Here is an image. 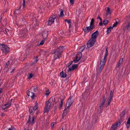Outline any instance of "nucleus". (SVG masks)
I'll use <instances>...</instances> for the list:
<instances>
[{
	"instance_id": "nucleus-34",
	"label": "nucleus",
	"mask_w": 130,
	"mask_h": 130,
	"mask_svg": "<svg viewBox=\"0 0 130 130\" xmlns=\"http://www.w3.org/2000/svg\"><path fill=\"white\" fill-rule=\"evenodd\" d=\"M10 64L9 61V60L8 61L7 63L5 64V68H8V66Z\"/></svg>"
},
{
	"instance_id": "nucleus-11",
	"label": "nucleus",
	"mask_w": 130,
	"mask_h": 130,
	"mask_svg": "<svg viewBox=\"0 0 130 130\" xmlns=\"http://www.w3.org/2000/svg\"><path fill=\"white\" fill-rule=\"evenodd\" d=\"M123 62V58H121L119 61H118L117 64L116 65V69L122 67V66Z\"/></svg>"
},
{
	"instance_id": "nucleus-14",
	"label": "nucleus",
	"mask_w": 130,
	"mask_h": 130,
	"mask_svg": "<svg viewBox=\"0 0 130 130\" xmlns=\"http://www.w3.org/2000/svg\"><path fill=\"white\" fill-rule=\"evenodd\" d=\"M94 28L90 26H89L84 27L83 29L85 32L88 33L90 31L92 30Z\"/></svg>"
},
{
	"instance_id": "nucleus-6",
	"label": "nucleus",
	"mask_w": 130,
	"mask_h": 130,
	"mask_svg": "<svg viewBox=\"0 0 130 130\" xmlns=\"http://www.w3.org/2000/svg\"><path fill=\"white\" fill-rule=\"evenodd\" d=\"M105 101V97L104 96L103 97V99L101 103L100 104L99 107L97 108L98 112L101 113L102 112L103 109V107Z\"/></svg>"
},
{
	"instance_id": "nucleus-13",
	"label": "nucleus",
	"mask_w": 130,
	"mask_h": 130,
	"mask_svg": "<svg viewBox=\"0 0 130 130\" xmlns=\"http://www.w3.org/2000/svg\"><path fill=\"white\" fill-rule=\"evenodd\" d=\"M69 108L70 107L68 106H67V108H65L62 113V119H64V117L66 116V115L67 114L68 112H69L70 109Z\"/></svg>"
},
{
	"instance_id": "nucleus-2",
	"label": "nucleus",
	"mask_w": 130,
	"mask_h": 130,
	"mask_svg": "<svg viewBox=\"0 0 130 130\" xmlns=\"http://www.w3.org/2000/svg\"><path fill=\"white\" fill-rule=\"evenodd\" d=\"M113 94V92L112 90H111L110 92L109 96L108 99L107 100L105 105V109H108L107 107L110 105L112 101V100Z\"/></svg>"
},
{
	"instance_id": "nucleus-61",
	"label": "nucleus",
	"mask_w": 130,
	"mask_h": 130,
	"mask_svg": "<svg viewBox=\"0 0 130 130\" xmlns=\"http://www.w3.org/2000/svg\"><path fill=\"white\" fill-rule=\"evenodd\" d=\"M71 23L69 24V27L70 28V27H71Z\"/></svg>"
},
{
	"instance_id": "nucleus-54",
	"label": "nucleus",
	"mask_w": 130,
	"mask_h": 130,
	"mask_svg": "<svg viewBox=\"0 0 130 130\" xmlns=\"http://www.w3.org/2000/svg\"><path fill=\"white\" fill-rule=\"evenodd\" d=\"M54 123H52V124H51V127L52 128L53 127V126H54Z\"/></svg>"
},
{
	"instance_id": "nucleus-15",
	"label": "nucleus",
	"mask_w": 130,
	"mask_h": 130,
	"mask_svg": "<svg viewBox=\"0 0 130 130\" xmlns=\"http://www.w3.org/2000/svg\"><path fill=\"white\" fill-rule=\"evenodd\" d=\"M72 96H70L69 98L68 99L66 104V106L70 107L72 104L71 100Z\"/></svg>"
},
{
	"instance_id": "nucleus-44",
	"label": "nucleus",
	"mask_w": 130,
	"mask_h": 130,
	"mask_svg": "<svg viewBox=\"0 0 130 130\" xmlns=\"http://www.w3.org/2000/svg\"><path fill=\"white\" fill-rule=\"evenodd\" d=\"M31 120V118L30 116H29V119H28V121H27V123H29V122H30Z\"/></svg>"
},
{
	"instance_id": "nucleus-16",
	"label": "nucleus",
	"mask_w": 130,
	"mask_h": 130,
	"mask_svg": "<svg viewBox=\"0 0 130 130\" xmlns=\"http://www.w3.org/2000/svg\"><path fill=\"white\" fill-rule=\"evenodd\" d=\"M99 34L98 31L97 30L94 32L92 34V37L91 39L96 41V39L97 36Z\"/></svg>"
},
{
	"instance_id": "nucleus-17",
	"label": "nucleus",
	"mask_w": 130,
	"mask_h": 130,
	"mask_svg": "<svg viewBox=\"0 0 130 130\" xmlns=\"http://www.w3.org/2000/svg\"><path fill=\"white\" fill-rule=\"evenodd\" d=\"M78 66V65L77 64H73L71 67L69 68V70H68V71H70L72 70H74L75 69H76L77 67Z\"/></svg>"
},
{
	"instance_id": "nucleus-51",
	"label": "nucleus",
	"mask_w": 130,
	"mask_h": 130,
	"mask_svg": "<svg viewBox=\"0 0 130 130\" xmlns=\"http://www.w3.org/2000/svg\"><path fill=\"white\" fill-rule=\"evenodd\" d=\"M97 19H99L100 20V21L102 22V19L99 16L98 18Z\"/></svg>"
},
{
	"instance_id": "nucleus-22",
	"label": "nucleus",
	"mask_w": 130,
	"mask_h": 130,
	"mask_svg": "<svg viewBox=\"0 0 130 130\" xmlns=\"http://www.w3.org/2000/svg\"><path fill=\"white\" fill-rule=\"evenodd\" d=\"M107 47H106V52L105 53V55L104 56V58L103 59V60H105L106 61H107V59L106 57L108 55V50H107Z\"/></svg>"
},
{
	"instance_id": "nucleus-20",
	"label": "nucleus",
	"mask_w": 130,
	"mask_h": 130,
	"mask_svg": "<svg viewBox=\"0 0 130 130\" xmlns=\"http://www.w3.org/2000/svg\"><path fill=\"white\" fill-rule=\"evenodd\" d=\"M31 91L34 92H36L38 90L37 87L36 86H32L30 88Z\"/></svg>"
},
{
	"instance_id": "nucleus-28",
	"label": "nucleus",
	"mask_w": 130,
	"mask_h": 130,
	"mask_svg": "<svg viewBox=\"0 0 130 130\" xmlns=\"http://www.w3.org/2000/svg\"><path fill=\"white\" fill-rule=\"evenodd\" d=\"M63 100L62 99H61L60 102V107H59V108L60 109H61L63 106L62 105H63Z\"/></svg>"
},
{
	"instance_id": "nucleus-56",
	"label": "nucleus",
	"mask_w": 130,
	"mask_h": 130,
	"mask_svg": "<svg viewBox=\"0 0 130 130\" xmlns=\"http://www.w3.org/2000/svg\"><path fill=\"white\" fill-rule=\"evenodd\" d=\"M15 69H13L10 72V73H12V72H14V71L15 70Z\"/></svg>"
},
{
	"instance_id": "nucleus-42",
	"label": "nucleus",
	"mask_w": 130,
	"mask_h": 130,
	"mask_svg": "<svg viewBox=\"0 0 130 130\" xmlns=\"http://www.w3.org/2000/svg\"><path fill=\"white\" fill-rule=\"evenodd\" d=\"M118 22L117 21L113 25L112 27H114L116 26L117 24H118Z\"/></svg>"
},
{
	"instance_id": "nucleus-45",
	"label": "nucleus",
	"mask_w": 130,
	"mask_h": 130,
	"mask_svg": "<svg viewBox=\"0 0 130 130\" xmlns=\"http://www.w3.org/2000/svg\"><path fill=\"white\" fill-rule=\"evenodd\" d=\"M127 123L128 125H130V117L128 119Z\"/></svg>"
},
{
	"instance_id": "nucleus-24",
	"label": "nucleus",
	"mask_w": 130,
	"mask_h": 130,
	"mask_svg": "<svg viewBox=\"0 0 130 130\" xmlns=\"http://www.w3.org/2000/svg\"><path fill=\"white\" fill-rule=\"evenodd\" d=\"M21 8V6L19 7L18 8L15 10L14 13L17 14H19L21 13V11L20 10V9Z\"/></svg>"
},
{
	"instance_id": "nucleus-63",
	"label": "nucleus",
	"mask_w": 130,
	"mask_h": 130,
	"mask_svg": "<svg viewBox=\"0 0 130 130\" xmlns=\"http://www.w3.org/2000/svg\"><path fill=\"white\" fill-rule=\"evenodd\" d=\"M118 56V55H116L115 56V57L116 58Z\"/></svg>"
},
{
	"instance_id": "nucleus-37",
	"label": "nucleus",
	"mask_w": 130,
	"mask_h": 130,
	"mask_svg": "<svg viewBox=\"0 0 130 130\" xmlns=\"http://www.w3.org/2000/svg\"><path fill=\"white\" fill-rule=\"evenodd\" d=\"M125 111H123L121 113V115L122 117H124L125 115Z\"/></svg>"
},
{
	"instance_id": "nucleus-53",
	"label": "nucleus",
	"mask_w": 130,
	"mask_h": 130,
	"mask_svg": "<svg viewBox=\"0 0 130 130\" xmlns=\"http://www.w3.org/2000/svg\"><path fill=\"white\" fill-rule=\"evenodd\" d=\"M99 25L101 26H102L103 24L102 23V22L100 21V22L99 23Z\"/></svg>"
},
{
	"instance_id": "nucleus-8",
	"label": "nucleus",
	"mask_w": 130,
	"mask_h": 130,
	"mask_svg": "<svg viewBox=\"0 0 130 130\" xmlns=\"http://www.w3.org/2000/svg\"><path fill=\"white\" fill-rule=\"evenodd\" d=\"M51 103H50L49 101H48L46 102L45 106L44 108L45 111L44 112H48L51 108Z\"/></svg>"
},
{
	"instance_id": "nucleus-50",
	"label": "nucleus",
	"mask_w": 130,
	"mask_h": 130,
	"mask_svg": "<svg viewBox=\"0 0 130 130\" xmlns=\"http://www.w3.org/2000/svg\"><path fill=\"white\" fill-rule=\"evenodd\" d=\"M20 21L22 22H23L25 20V19L23 18H21L20 19Z\"/></svg>"
},
{
	"instance_id": "nucleus-10",
	"label": "nucleus",
	"mask_w": 130,
	"mask_h": 130,
	"mask_svg": "<svg viewBox=\"0 0 130 130\" xmlns=\"http://www.w3.org/2000/svg\"><path fill=\"white\" fill-rule=\"evenodd\" d=\"M121 124V123L120 121L115 123L111 126L110 128L111 130H116L117 128L120 126Z\"/></svg>"
},
{
	"instance_id": "nucleus-32",
	"label": "nucleus",
	"mask_w": 130,
	"mask_h": 130,
	"mask_svg": "<svg viewBox=\"0 0 130 130\" xmlns=\"http://www.w3.org/2000/svg\"><path fill=\"white\" fill-rule=\"evenodd\" d=\"M11 104V102H8V103H7V104H5V106H6L7 108H9Z\"/></svg>"
},
{
	"instance_id": "nucleus-52",
	"label": "nucleus",
	"mask_w": 130,
	"mask_h": 130,
	"mask_svg": "<svg viewBox=\"0 0 130 130\" xmlns=\"http://www.w3.org/2000/svg\"><path fill=\"white\" fill-rule=\"evenodd\" d=\"M3 30H4L2 29V28H0V34H1V32Z\"/></svg>"
},
{
	"instance_id": "nucleus-4",
	"label": "nucleus",
	"mask_w": 130,
	"mask_h": 130,
	"mask_svg": "<svg viewBox=\"0 0 130 130\" xmlns=\"http://www.w3.org/2000/svg\"><path fill=\"white\" fill-rule=\"evenodd\" d=\"M0 48L2 51L5 54L8 53L10 51V48L4 44H1L0 43Z\"/></svg>"
},
{
	"instance_id": "nucleus-48",
	"label": "nucleus",
	"mask_w": 130,
	"mask_h": 130,
	"mask_svg": "<svg viewBox=\"0 0 130 130\" xmlns=\"http://www.w3.org/2000/svg\"><path fill=\"white\" fill-rule=\"evenodd\" d=\"M2 108L3 109H5L6 108V107L5 106V104L3 105H2Z\"/></svg>"
},
{
	"instance_id": "nucleus-21",
	"label": "nucleus",
	"mask_w": 130,
	"mask_h": 130,
	"mask_svg": "<svg viewBox=\"0 0 130 130\" xmlns=\"http://www.w3.org/2000/svg\"><path fill=\"white\" fill-rule=\"evenodd\" d=\"M67 76V75L66 73L64 72L63 71H62L60 73V76L61 77L63 78H65Z\"/></svg>"
},
{
	"instance_id": "nucleus-38",
	"label": "nucleus",
	"mask_w": 130,
	"mask_h": 130,
	"mask_svg": "<svg viewBox=\"0 0 130 130\" xmlns=\"http://www.w3.org/2000/svg\"><path fill=\"white\" fill-rule=\"evenodd\" d=\"M65 21L67 22L68 24H70L71 23V20H68L67 19H66L65 20Z\"/></svg>"
},
{
	"instance_id": "nucleus-3",
	"label": "nucleus",
	"mask_w": 130,
	"mask_h": 130,
	"mask_svg": "<svg viewBox=\"0 0 130 130\" xmlns=\"http://www.w3.org/2000/svg\"><path fill=\"white\" fill-rule=\"evenodd\" d=\"M106 61L102 59L100 62V66L96 74L97 76H99L102 70L104 68V65Z\"/></svg>"
},
{
	"instance_id": "nucleus-12",
	"label": "nucleus",
	"mask_w": 130,
	"mask_h": 130,
	"mask_svg": "<svg viewBox=\"0 0 130 130\" xmlns=\"http://www.w3.org/2000/svg\"><path fill=\"white\" fill-rule=\"evenodd\" d=\"M27 95L30 96L32 99H34L36 97V96L34 93V92L31 91H28L27 92Z\"/></svg>"
},
{
	"instance_id": "nucleus-55",
	"label": "nucleus",
	"mask_w": 130,
	"mask_h": 130,
	"mask_svg": "<svg viewBox=\"0 0 130 130\" xmlns=\"http://www.w3.org/2000/svg\"><path fill=\"white\" fill-rule=\"evenodd\" d=\"M5 114L3 113H2L1 116L2 117H3L5 116Z\"/></svg>"
},
{
	"instance_id": "nucleus-7",
	"label": "nucleus",
	"mask_w": 130,
	"mask_h": 130,
	"mask_svg": "<svg viewBox=\"0 0 130 130\" xmlns=\"http://www.w3.org/2000/svg\"><path fill=\"white\" fill-rule=\"evenodd\" d=\"M82 57V54L81 52H78L75 57V59L73 61L75 63L77 62L81 59Z\"/></svg>"
},
{
	"instance_id": "nucleus-9",
	"label": "nucleus",
	"mask_w": 130,
	"mask_h": 130,
	"mask_svg": "<svg viewBox=\"0 0 130 130\" xmlns=\"http://www.w3.org/2000/svg\"><path fill=\"white\" fill-rule=\"evenodd\" d=\"M96 41L93 40L92 39H90L87 43V46L88 48H90L93 46L94 44Z\"/></svg>"
},
{
	"instance_id": "nucleus-60",
	"label": "nucleus",
	"mask_w": 130,
	"mask_h": 130,
	"mask_svg": "<svg viewBox=\"0 0 130 130\" xmlns=\"http://www.w3.org/2000/svg\"><path fill=\"white\" fill-rule=\"evenodd\" d=\"M2 18L0 16V22H1L2 21Z\"/></svg>"
},
{
	"instance_id": "nucleus-35",
	"label": "nucleus",
	"mask_w": 130,
	"mask_h": 130,
	"mask_svg": "<svg viewBox=\"0 0 130 130\" xmlns=\"http://www.w3.org/2000/svg\"><path fill=\"white\" fill-rule=\"evenodd\" d=\"M70 2V5L72 6L74 4V0H69Z\"/></svg>"
},
{
	"instance_id": "nucleus-57",
	"label": "nucleus",
	"mask_w": 130,
	"mask_h": 130,
	"mask_svg": "<svg viewBox=\"0 0 130 130\" xmlns=\"http://www.w3.org/2000/svg\"><path fill=\"white\" fill-rule=\"evenodd\" d=\"M5 31H4L5 33L6 34H7V33L5 29Z\"/></svg>"
},
{
	"instance_id": "nucleus-19",
	"label": "nucleus",
	"mask_w": 130,
	"mask_h": 130,
	"mask_svg": "<svg viewBox=\"0 0 130 130\" xmlns=\"http://www.w3.org/2000/svg\"><path fill=\"white\" fill-rule=\"evenodd\" d=\"M48 101H49V102L51 103H53V105H54V104L56 103V102H55V98L54 96L51 98Z\"/></svg>"
},
{
	"instance_id": "nucleus-1",
	"label": "nucleus",
	"mask_w": 130,
	"mask_h": 130,
	"mask_svg": "<svg viewBox=\"0 0 130 130\" xmlns=\"http://www.w3.org/2000/svg\"><path fill=\"white\" fill-rule=\"evenodd\" d=\"M63 46H60L57 48H55L53 50L54 58L53 60L55 61L57 59L61 57V54L63 52Z\"/></svg>"
},
{
	"instance_id": "nucleus-30",
	"label": "nucleus",
	"mask_w": 130,
	"mask_h": 130,
	"mask_svg": "<svg viewBox=\"0 0 130 130\" xmlns=\"http://www.w3.org/2000/svg\"><path fill=\"white\" fill-rule=\"evenodd\" d=\"M125 27L127 28V30H130V21L128 23Z\"/></svg>"
},
{
	"instance_id": "nucleus-39",
	"label": "nucleus",
	"mask_w": 130,
	"mask_h": 130,
	"mask_svg": "<svg viewBox=\"0 0 130 130\" xmlns=\"http://www.w3.org/2000/svg\"><path fill=\"white\" fill-rule=\"evenodd\" d=\"M103 23L105 25L107 24L108 22V21L107 20H105L103 21Z\"/></svg>"
},
{
	"instance_id": "nucleus-58",
	"label": "nucleus",
	"mask_w": 130,
	"mask_h": 130,
	"mask_svg": "<svg viewBox=\"0 0 130 130\" xmlns=\"http://www.w3.org/2000/svg\"><path fill=\"white\" fill-rule=\"evenodd\" d=\"M130 126V125H128L127 126H126L127 129H128L129 128Z\"/></svg>"
},
{
	"instance_id": "nucleus-36",
	"label": "nucleus",
	"mask_w": 130,
	"mask_h": 130,
	"mask_svg": "<svg viewBox=\"0 0 130 130\" xmlns=\"http://www.w3.org/2000/svg\"><path fill=\"white\" fill-rule=\"evenodd\" d=\"M35 116H33L32 118V119L31 122V123L32 124H34L35 123Z\"/></svg>"
},
{
	"instance_id": "nucleus-18",
	"label": "nucleus",
	"mask_w": 130,
	"mask_h": 130,
	"mask_svg": "<svg viewBox=\"0 0 130 130\" xmlns=\"http://www.w3.org/2000/svg\"><path fill=\"white\" fill-rule=\"evenodd\" d=\"M48 31H44L42 33V36L44 40H45L47 38L48 36Z\"/></svg>"
},
{
	"instance_id": "nucleus-29",
	"label": "nucleus",
	"mask_w": 130,
	"mask_h": 130,
	"mask_svg": "<svg viewBox=\"0 0 130 130\" xmlns=\"http://www.w3.org/2000/svg\"><path fill=\"white\" fill-rule=\"evenodd\" d=\"M35 105L34 107H33V109L35 110H36L38 106V103L36 101L35 102Z\"/></svg>"
},
{
	"instance_id": "nucleus-47",
	"label": "nucleus",
	"mask_w": 130,
	"mask_h": 130,
	"mask_svg": "<svg viewBox=\"0 0 130 130\" xmlns=\"http://www.w3.org/2000/svg\"><path fill=\"white\" fill-rule=\"evenodd\" d=\"M64 15L63 13V10L61 11L60 13V16L61 17H62Z\"/></svg>"
},
{
	"instance_id": "nucleus-31",
	"label": "nucleus",
	"mask_w": 130,
	"mask_h": 130,
	"mask_svg": "<svg viewBox=\"0 0 130 130\" xmlns=\"http://www.w3.org/2000/svg\"><path fill=\"white\" fill-rule=\"evenodd\" d=\"M33 75L32 73H30L29 74L27 75L28 79H30L33 77Z\"/></svg>"
},
{
	"instance_id": "nucleus-33",
	"label": "nucleus",
	"mask_w": 130,
	"mask_h": 130,
	"mask_svg": "<svg viewBox=\"0 0 130 130\" xmlns=\"http://www.w3.org/2000/svg\"><path fill=\"white\" fill-rule=\"evenodd\" d=\"M38 56H37L36 57L35 59V61L33 62V63L32 64V65H33L34 64H35V63H36L39 60L38 59Z\"/></svg>"
},
{
	"instance_id": "nucleus-40",
	"label": "nucleus",
	"mask_w": 130,
	"mask_h": 130,
	"mask_svg": "<svg viewBox=\"0 0 130 130\" xmlns=\"http://www.w3.org/2000/svg\"><path fill=\"white\" fill-rule=\"evenodd\" d=\"M73 61H70L68 63H67V64L66 65V66L67 67H69L70 66L72 63Z\"/></svg>"
},
{
	"instance_id": "nucleus-41",
	"label": "nucleus",
	"mask_w": 130,
	"mask_h": 130,
	"mask_svg": "<svg viewBox=\"0 0 130 130\" xmlns=\"http://www.w3.org/2000/svg\"><path fill=\"white\" fill-rule=\"evenodd\" d=\"M46 92L45 93V95H48L50 93V92L49 91V90H47L46 91Z\"/></svg>"
},
{
	"instance_id": "nucleus-25",
	"label": "nucleus",
	"mask_w": 130,
	"mask_h": 130,
	"mask_svg": "<svg viewBox=\"0 0 130 130\" xmlns=\"http://www.w3.org/2000/svg\"><path fill=\"white\" fill-rule=\"evenodd\" d=\"M35 110L33 109V107L30 106L29 108V112L32 114H33Z\"/></svg>"
},
{
	"instance_id": "nucleus-23",
	"label": "nucleus",
	"mask_w": 130,
	"mask_h": 130,
	"mask_svg": "<svg viewBox=\"0 0 130 130\" xmlns=\"http://www.w3.org/2000/svg\"><path fill=\"white\" fill-rule=\"evenodd\" d=\"M105 10L107 11L106 13L107 15H110L111 12L109 8V7H106L105 8Z\"/></svg>"
},
{
	"instance_id": "nucleus-64",
	"label": "nucleus",
	"mask_w": 130,
	"mask_h": 130,
	"mask_svg": "<svg viewBox=\"0 0 130 130\" xmlns=\"http://www.w3.org/2000/svg\"><path fill=\"white\" fill-rule=\"evenodd\" d=\"M12 99H11V100H10L9 102H12Z\"/></svg>"
},
{
	"instance_id": "nucleus-46",
	"label": "nucleus",
	"mask_w": 130,
	"mask_h": 130,
	"mask_svg": "<svg viewBox=\"0 0 130 130\" xmlns=\"http://www.w3.org/2000/svg\"><path fill=\"white\" fill-rule=\"evenodd\" d=\"M85 48V47L83 46H82L80 48V51H81V52H82L84 50V49Z\"/></svg>"
},
{
	"instance_id": "nucleus-26",
	"label": "nucleus",
	"mask_w": 130,
	"mask_h": 130,
	"mask_svg": "<svg viewBox=\"0 0 130 130\" xmlns=\"http://www.w3.org/2000/svg\"><path fill=\"white\" fill-rule=\"evenodd\" d=\"M94 19H92L91 20V21L90 23V26L92 27L93 28H95V26L94 24Z\"/></svg>"
},
{
	"instance_id": "nucleus-43",
	"label": "nucleus",
	"mask_w": 130,
	"mask_h": 130,
	"mask_svg": "<svg viewBox=\"0 0 130 130\" xmlns=\"http://www.w3.org/2000/svg\"><path fill=\"white\" fill-rule=\"evenodd\" d=\"M45 42V41L44 40H43L41 41L39 44V45H43Z\"/></svg>"
},
{
	"instance_id": "nucleus-59",
	"label": "nucleus",
	"mask_w": 130,
	"mask_h": 130,
	"mask_svg": "<svg viewBox=\"0 0 130 130\" xmlns=\"http://www.w3.org/2000/svg\"><path fill=\"white\" fill-rule=\"evenodd\" d=\"M69 77H70V76L69 77H67V78L66 79V80L67 81V80H68V79H69Z\"/></svg>"
},
{
	"instance_id": "nucleus-62",
	"label": "nucleus",
	"mask_w": 130,
	"mask_h": 130,
	"mask_svg": "<svg viewBox=\"0 0 130 130\" xmlns=\"http://www.w3.org/2000/svg\"><path fill=\"white\" fill-rule=\"evenodd\" d=\"M8 130H12V129L11 128H9Z\"/></svg>"
},
{
	"instance_id": "nucleus-49",
	"label": "nucleus",
	"mask_w": 130,
	"mask_h": 130,
	"mask_svg": "<svg viewBox=\"0 0 130 130\" xmlns=\"http://www.w3.org/2000/svg\"><path fill=\"white\" fill-rule=\"evenodd\" d=\"M25 0H23V8H24L25 7Z\"/></svg>"
},
{
	"instance_id": "nucleus-27",
	"label": "nucleus",
	"mask_w": 130,
	"mask_h": 130,
	"mask_svg": "<svg viewBox=\"0 0 130 130\" xmlns=\"http://www.w3.org/2000/svg\"><path fill=\"white\" fill-rule=\"evenodd\" d=\"M112 28V27L111 26L107 28L106 31L107 34H109Z\"/></svg>"
},
{
	"instance_id": "nucleus-5",
	"label": "nucleus",
	"mask_w": 130,
	"mask_h": 130,
	"mask_svg": "<svg viewBox=\"0 0 130 130\" xmlns=\"http://www.w3.org/2000/svg\"><path fill=\"white\" fill-rule=\"evenodd\" d=\"M57 17L58 15L56 14H53L51 16L48 21V25H51L54 22V20Z\"/></svg>"
}]
</instances>
